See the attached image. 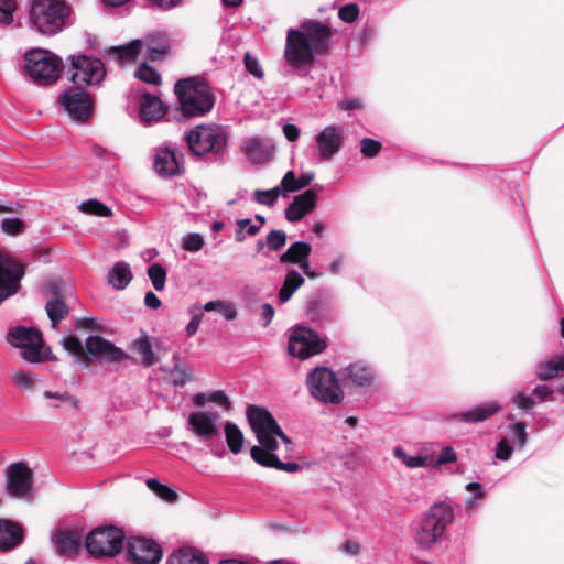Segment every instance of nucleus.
Wrapping results in <instances>:
<instances>
[{"instance_id": "obj_1", "label": "nucleus", "mask_w": 564, "mask_h": 564, "mask_svg": "<svg viewBox=\"0 0 564 564\" xmlns=\"http://www.w3.org/2000/svg\"><path fill=\"white\" fill-rule=\"evenodd\" d=\"M246 414L259 442V445L253 446L250 451L251 458L263 467L288 473L297 471L300 468L297 463H283L276 454L280 448L279 441L284 444L286 451L292 446V442L283 433L272 414L257 405H250Z\"/></svg>"}, {"instance_id": "obj_2", "label": "nucleus", "mask_w": 564, "mask_h": 564, "mask_svg": "<svg viewBox=\"0 0 564 564\" xmlns=\"http://www.w3.org/2000/svg\"><path fill=\"white\" fill-rule=\"evenodd\" d=\"M332 35L330 28L319 21H305L299 29L288 31L284 58L292 68H311L315 55L327 51Z\"/></svg>"}, {"instance_id": "obj_3", "label": "nucleus", "mask_w": 564, "mask_h": 564, "mask_svg": "<svg viewBox=\"0 0 564 564\" xmlns=\"http://www.w3.org/2000/svg\"><path fill=\"white\" fill-rule=\"evenodd\" d=\"M177 96L183 115L199 117L209 112L214 107V96L210 87L198 77L180 79L175 84Z\"/></svg>"}, {"instance_id": "obj_4", "label": "nucleus", "mask_w": 564, "mask_h": 564, "mask_svg": "<svg viewBox=\"0 0 564 564\" xmlns=\"http://www.w3.org/2000/svg\"><path fill=\"white\" fill-rule=\"evenodd\" d=\"M63 62L54 53L33 48L24 55V69L26 76L39 85H52L61 74Z\"/></svg>"}, {"instance_id": "obj_5", "label": "nucleus", "mask_w": 564, "mask_h": 564, "mask_svg": "<svg viewBox=\"0 0 564 564\" xmlns=\"http://www.w3.org/2000/svg\"><path fill=\"white\" fill-rule=\"evenodd\" d=\"M68 7L62 0H34L30 10L32 25L42 34H55L63 30Z\"/></svg>"}, {"instance_id": "obj_6", "label": "nucleus", "mask_w": 564, "mask_h": 564, "mask_svg": "<svg viewBox=\"0 0 564 564\" xmlns=\"http://www.w3.org/2000/svg\"><path fill=\"white\" fill-rule=\"evenodd\" d=\"M7 341L21 350V357L31 364L50 359L51 348L35 327L14 326L7 334Z\"/></svg>"}, {"instance_id": "obj_7", "label": "nucleus", "mask_w": 564, "mask_h": 564, "mask_svg": "<svg viewBox=\"0 0 564 564\" xmlns=\"http://www.w3.org/2000/svg\"><path fill=\"white\" fill-rule=\"evenodd\" d=\"M454 520L453 508L446 502L434 503L423 518L416 533V542L423 549L436 544Z\"/></svg>"}, {"instance_id": "obj_8", "label": "nucleus", "mask_w": 564, "mask_h": 564, "mask_svg": "<svg viewBox=\"0 0 564 564\" xmlns=\"http://www.w3.org/2000/svg\"><path fill=\"white\" fill-rule=\"evenodd\" d=\"M191 151L198 156L208 153L218 154L227 145L226 131L221 126H197L185 135Z\"/></svg>"}, {"instance_id": "obj_9", "label": "nucleus", "mask_w": 564, "mask_h": 564, "mask_svg": "<svg viewBox=\"0 0 564 564\" xmlns=\"http://www.w3.org/2000/svg\"><path fill=\"white\" fill-rule=\"evenodd\" d=\"M311 394L324 403H339L344 393L335 373L325 367L315 368L306 380Z\"/></svg>"}, {"instance_id": "obj_10", "label": "nucleus", "mask_w": 564, "mask_h": 564, "mask_svg": "<svg viewBox=\"0 0 564 564\" xmlns=\"http://www.w3.org/2000/svg\"><path fill=\"white\" fill-rule=\"evenodd\" d=\"M124 533L116 527L97 528L86 538V549L95 557L115 556L123 546Z\"/></svg>"}, {"instance_id": "obj_11", "label": "nucleus", "mask_w": 564, "mask_h": 564, "mask_svg": "<svg viewBox=\"0 0 564 564\" xmlns=\"http://www.w3.org/2000/svg\"><path fill=\"white\" fill-rule=\"evenodd\" d=\"M69 67V79L76 85L100 84L106 75L104 63L99 58H91L85 55L72 56Z\"/></svg>"}, {"instance_id": "obj_12", "label": "nucleus", "mask_w": 564, "mask_h": 564, "mask_svg": "<svg viewBox=\"0 0 564 564\" xmlns=\"http://www.w3.org/2000/svg\"><path fill=\"white\" fill-rule=\"evenodd\" d=\"M325 348V340L307 327L295 328L289 338L290 355L300 359H307L322 352Z\"/></svg>"}, {"instance_id": "obj_13", "label": "nucleus", "mask_w": 564, "mask_h": 564, "mask_svg": "<svg viewBox=\"0 0 564 564\" xmlns=\"http://www.w3.org/2000/svg\"><path fill=\"white\" fill-rule=\"evenodd\" d=\"M220 419L217 411L198 410L188 415L187 430L200 441L210 442L221 435Z\"/></svg>"}, {"instance_id": "obj_14", "label": "nucleus", "mask_w": 564, "mask_h": 564, "mask_svg": "<svg viewBox=\"0 0 564 564\" xmlns=\"http://www.w3.org/2000/svg\"><path fill=\"white\" fill-rule=\"evenodd\" d=\"M6 488L9 496L31 500L33 498V473L23 463L11 464L7 469Z\"/></svg>"}, {"instance_id": "obj_15", "label": "nucleus", "mask_w": 564, "mask_h": 564, "mask_svg": "<svg viewBox=\"0 0 564 564\" xmlns=\"http://www.w3.org/2000/svg\"><path fill=\"white\" fill-rule=\"evenodd\" d=\"M24 273L21 262L7 251L0 250V304L18 292Z\"/></svg>"}, {"instance_id": "obj_16", "label": "nucleus", "mask_w": 564, "mask_h": 564, "mask_svg": "<svg viewBox=\"0 0 564 564\" xmlns=\"http://www.w3.org/2000/svg\"><path fill=\"white\" fill-rule=\"evenodd\" d=\"M59 104L69 118L82 121L90 117L93 112V99L85 91L77 88H68L59 96Z\"/></svg>"}, {"instance_id": "obj_17", "label": "nucleus", "mask_w": 564, "mask_h": 564, "mask_svg": "<svg viewBox=\"0 0 564 564\" xmlns=\"http://www.w3.org/2000/svg\"><path fill=\"white\" fill-rule=\"evenodd\" d=\"M85 348L90 357L106 362H119L127 359L128 354L113 343L101 336H89L85 341Z\"/></svg>"}, {"instance_id": "obj_18", "label": "nucleus", "mask_w": 564, "mask_h": 564, "mask_svg": "<svg viewBox=\"0 0 564 564\" xmlns=\"http://www.w3.org/2000/svg\"><path fill=\"white\" fill-rule=\"evenodd\" d=\"M343 133L338 126H328L317 133L315 141L319 159H332L341 148Z\"/></svg>"}, {"instance_id": "obj_19", "label": "nucleus", "mask_w": 564, "mask_h": 564, "mask_svg": "<svg viewBox=\"0 0 564 564\" xmlns=\"http://www.w3.org/2000/svg\"><path fill=\"white\" fill-rule=\"evenodd\" d=\"M129 554L137 564H158L162 557V550L152 540L135 539L130 544Z\"/></svg>"}, {"instance_id": "obj_20", "label": "nucleus", "mask_w": 564, "mask_h": 564, "mask_svg": "<svg viewBox=\"0 0 564 564\" xmlns=\"http://www.w3.org/2000/svg\"><path fill=\"white\" fill-rule=\"evenodd\" d=\"M316 203L317 194L313 189H307L294 196L292 203L285 209V218L290 223H297L315 209Z\"/></svg>"}, {"instance_id": "obj_21", "label": "nucleus", "mask_w": 564, "mask_h": 564, "mask_svg": "<svg viewBox=\"0 0 564 564\" xmlns=\"http://www.w3.org/2000/svg\"><path fill=\"white\" fill-rule=\"evenodd\" d=\"M154 169L162 177H170L181 172V155L171 147H162L156 150Z\"/></svg>"}, {"instance_id": "obj_22", "label": "nucleus", "mask_w": 564, "mask_h": 564, "mask_svg": "<svg viewBox=\"0 0 564 564\" xmlns=\"http://www.w3.org/2000/svg\"><path fill=\"white\" fill-rule=\"evenodd\" d=\"M501 410L498 401H489L478 404L467 411L459 412L453 415V419L464 423H480L494 416Z\"/></svg>"}, {"instance_id": "obj_23", "label": "nucleus", "mask_w": 564, "mask_h": 564, "mask_svg": "<svg viewBox=\"0 0 564 564\" xmlns=\"http://www.w3.org/2000/svg\"><path fill=\"white\" fill-rule=\"evenodd\" d=\"M165 115V108L160 98L150 94L140 98V118L145 124L159 121Z\"/></svg>"}, {"instance_id": "obj_24", "label": "nucleus", "mask_w": 564, "mask_h": 564, "mask_svg": "<svg viewBox=\"0 0 564 564\" xmlns=\"http://www.w3.org/2000/svg\"><path fill=\"white\" fill-rule=\"evenodd\" d=\"M343 380L351 386H369L373 380V370L362 364L355 362L341 370Z\"/></svg>"}, {"instance_id": "obj_25", "label": "nucleus", "mask_w": 564, "mask_h": 564, "mask_svg": "<svg viewBox=\"0 0 564 564\" xmlns=\"http://www.w3.org/2000/svg\"><path fill=\"white\" fill-rule=\"evenodd\" d=\"M312 247L304 241H296L292 243L289 249L280 256V262L297 264L302 270L310 268L308 257Z\"/></svg>"}, {"instance_id": "obj_26", "label": "nucleus", "mask_w": 564, "mask_h": 564, "mask_svg": "<svg viewBox=\"0 0 564 564\" xmlns=\"http://www.w3.org/2000/svg\"><path fill=\"white\" fill-rule=\"evenodd\" d=\"M23 538V529L11 520H0V550L9 551L19 545Z\"/></svg>"}, {"instance_id": "obj_27", "label": "nucleus", "mask_w": 564, "mask_h": 564, "mask_svg": "<svg viewBox=\"0 0 564 564\" xmlns=\"http://www.w3.org/2000/svg\"><path fill=\"white\" fill-rule=\"evenodd\" d=\"M242 150L246 156L257 163L267 161L271 153V144L258 137H252L243 141Z\"/></svg>"}, {"instance_id": "obj_28", "label": "nucleus", "mask_w": 564, "mask_h": 564, "mask_svg": "<svg viewBox=\"0 0 564 564\" xmlns=\"http://www.w3.org/2000/svg\"><path fill=\"white\" fill-rule=\"evenodd\" d=\"M147 56L152 61L162 59L169 52V39L163 33L149 34L144 39Z\"/></svg>"}, {"instance_id": "obj_29", "label": "nucleus", "mask_w": 564, "mask_h": 564, "mask_svg": "<svg viewBox=\"0 0 564 564\" xmlns=\"http://www.w3.org/2000/svg\"><path fill=\"white\" fill-rule=\"evenodd\" d=\"M133 275L130 264L126 261H118L108 273L107 281L116 290H124L131 282Z\"/></svg>"}, {"instance_id": "obj_30", "label": "nucleus", "mask_w": 564, "mask_h": 564, "mask_svg": "<svg viewBox=\"0 0 564 564\" xmlns=\"http://www.w3.org/2000/svg\"><path fill=\"white\" fill-rule=\"evenodd\" d=\"M313 178V172H305L302 173L299 177H296L294 171H288L281 181L283 196H286L289 193L297 192L302 188H305L311 184Z\"/></svg>"}, {"instance_id": "obj_31", "label": "nucleus", "mask_w": 564, "mask_h": 564, "mask_svg": "<svg viewBox=\"0 0 564 564\" xmlns=\"http://www.w3.org/2000/svg\"><path fill=\"white\" fill-rule=\"evenodd\" d=\"M207 402L218 405L224 411L231 409L230 399L223 390L198 392L193 397V403L196 406H204Z\"/></svg>"}, {"instance_id": "obj_32", "label": "nucleus", "mask_w": 564, "mask_h": 564, "mask_svg": "<svg viewBox=\"0 0 564 564\" xmlns=\"http://www.w3.org/2000/svg\"><path fill=\"white\" fill-rule=\"evenodd\" d=\"M142 48L141 40H133L126 45L113 46L109 54L122 64H131L135 61Z\"/></svg>"}, {"instance_id": "obj_33", "label": "nucleus", "mask_w": 564, "mask_h": 564, "mask_svg": "<svg viewBox=\"0 0 564 564\" xmlns=\"http://www.w3.org/2000/svg\"><path fill=\"white\" fill-rule=\"evenodd\" d=\"M52 540L61 554L75 551L79 544L78 534L67 530L57 531L52 535Z\"/></svg>"}, {"instance_id": "obj_34", "label": "nucleus", "mask_w": 564, "mask_h": 564, "mask_svg": "<svg viewBox=\"0 0 564 564\" xmlns=\"http://www.w3.org/2000/svg\"><path fill=\"white\" fill-rule=\"evenodd\" d=\"M43 397L47 400H53L54 403L50 404L53 409H70L77 411L79 409V400L69 392L59 391H44Z\"/></svg>"}, {"instance_id": "obj_35", "label": "nucleus", "mask_w": 564, "mask_h": 564, "mask_svg": "<svg viewBox=\"0 0 564 564\" xmlns=\"http://www.w3.org/2000/svg\"><path fill=\"white\" fill-rule=\"evenodd\" d=\"M169 564H209L207 557L194 549H181L169 557Z\"/></svg>"}, {"instance_id": "obj_36", "label": "nucleus", "mask_w": 564, "mask_h": 564, "mask_svg": "<svg viewBox=\"0 0 564 564\" xmlns=\"http://www.w3.org/2000/svg\"><path fill=\"white\" fill-rule=\"evenodd\" d=\"M304 278L295 270H290L285 278L283 285L279 292V300L281 303L288 302L293 293L303 285Z\"/></svg>"}, {"instance_id": "obj_37", "label": "nucleus", "mask_w": 564, "mask_h": 564, "mask_svg": "<svg viewBox=\"0 0 564 564\" xmlns=\"http://www.w3.org/2000/svg\"><path fill=\"white\" fill-rule=\"evenodd\" d=\"M224 433L229 451L234 455H238L239 453H241L245 437L241 430L237 426V424L232 422H226L224 426Z\"/></svg>"}, {"instance_id": "obj_38", "label": "nucleus", "mask_w": 564, "mask_h": 564, "mask_svg": "<svg viewBox=\"0 0 564 564\" xmlns=\"http://www.w3.org/2000/svg\"><path fill=\"white\" fill-rule=\"evenodd\" d=\"M393 455L395 458L400 459L408 468H425L430 467L433 463L432 456H411L400 446L393 449Z\"/></svg>"}, {"instance_id": "obj_39", "label": "nucleus", "mask_w": 564, "mask_h": 564, "mask_svg": "<svg viewBox=\"0 0 564 564\" xmlns=\"http://www.w3.org/2000/svg\"><path fill=\"white\" fill-rule=\"evenodd\" d=\"M45 310L53 327L68 314L67 305L58 299L48 301L45 305Z\"/></svg>"}, {"instance_id": "obj_40", "label": "nucleus", "mask_w": 564, "mask_h": 564, "mask_svg": "<svg viewBox=\"0 0 564 564\" xmlns=\"http://www.w3.org/2000/svg\"><path fill=\"white\" fill-rule=\"evenodd\" d=\"M78 209L82 213L95 215V216H99V217H111L112 216V210L108 206H106L104 203H101L95 198L83 202L78 206Z\"/></svg>"}, {"instance_id": "obj_41", "label": "nucleus", "mask_w": 564, "mask_h": 564, "mask_svg": "<svg viewBox=\"0 0 564 564\" xmlns=\"http://www.w3.org/2000/svg\"><path fill=\"white\" fill-rule=\"evenodd\" d=\"M134 349L141 356L143 366L150 367L156 362L155 355L152 350V345L147 336L138 339L134 343Z\"/></svg>"}, {"instance_id": "obj_42", "label": "nucleus", "mask_w": 564, "mask_h": 564, "mask_svg": "<svg viewBox=\"0 0 564 564\" xmlns=\"http://www.w3.org/2000/svg\"><path fill=\"white\" fill-rule=\"evenodd\" d=\"M62 345L65 350L76 357L79 361H87L86 348L77 337L73 335L65 336L62 339Z\"/></svg>"}, {"instance_id": "obj_43", "label": "nucleus", "mask_w": 564, "mask_h": 564, "mask_svg": "<svg viewBox=\"0 0 564 564\" xmlns=\"http://www.w3.org/2000/svg\"><path fill=\"white\" fill-rule=\"evenodd\" d=\"M560 368L555 358H551L535 366V376L540 380H551L558 376Z\"/></svg>"}, {"instance_id": "obj_44", "label": "nucleus", "mask_w": 564, "mask_h": 564, "mask_svg": "<svg viewBox=\"0 0 564 564\" xmlns=\"http://www.w3.org/2000/svg\"><path fill=\"white\" fill-rule=\"evenodd\" d=\"M466 490L470 494V496H468L464 502L467 509H475L486 497V491L484 490L482 485L479 482L467 484Z\"/></svg>"}, {"instance_id": "obj_45", "label": "nucleus", "mask_w": 564, "mask_h": 564, "mask_svg": "<svg viewBox=\"0 0 564 564\" xmlns=\"http://www.w3.org/2000/svg\"><path fill=\"white\" fill-rule=\"evenodd\" d=\"M148 488L153 491L158 497L167 502L176 500L177 495L166 485L161 484L156 478H149L145 481Z\"/></svg>"}, {"instance_id": "obj_46", "label": "nucleus", "mask_w": 564, "mask_h": 564, "mask_svg": "<svg viewBox=\"0 0 564 564\" xmlns=\"http://www.w3.org/2000/svg\"><path fill=\"white\" fill-rule=\"evenodd\" d=\"M280 195H283V188L281 184L268 191H254L253 199L260 205L273 206Z\"/></svg>"}, {"instance_id": "obj_47", "label": "nucleus", "mask_w": 564, "mask_h": 564, "mask_svg": "<svg viewBox=\"0 0 564 564\" xmlns=\"http://www.w3.org/2000/svg\"><path fill=\"white\" fill-rule=\"evenodd\" d=\"M148 275L153 288L162 291L165 288L166 270L160 263H154L148 269Z\"/></svg>"}, {"instance_id": "obj_48", "label": "nucleus", "mask_w": 564, "mask_h": 564, "mask_svg": "<svg viewBox=\"0 0 564 564\" xmlns=\"http://www.w3.org/2000/svg\"><path fill=\"white\" fill-rule=\"evenodd\" d=\"M26 228L25 223L20 218H3L0 223V230L9 236H18Z\"/></svg>"}, {"instance_id": "obj_49", "label": "nucleus", "mask_w": 564, "mask_h": 564, "mask_svg": "<svg viewBox=\"0 0 564 564\" xmlns=\"http://www.w3.org/2000/svg\"><path fill=\"white\" fill-rule=\"evenodd\" d=\"M238 230L236 232V240L241 242L246 239V235L254 236L260 230V225H256L252 219H239L237 220Z\"/></svg>"}, {"instance_id": "obj_50", "label": "nucleus", "mask_w": 564, "mask_h": 564, "mask_svg": "<svg viewBox=\"0 0 564 564\" xmlns=\"http://www.w3.org/2000/svg\"><path fill=\"white\" fill-rule=\"evenodd\" d=\"M188 314L191 315V322L186 325V334L188 337H192L194 336L198 328H199V325L202 323V319L204 317V314L202 312V306L199 304H193L189 308H188Z\"/></svg>"}, {"instance_id": "obj_51", "label": "nucleus", "mask_w": 564, "mask_h": 564, "mask_svg": "<svg viewBox=\"0 0 564 564\" xmlns=\"http://www.w3.org/2000/svg\"><path fill=\"white\" fill-rule=\"evenodd\" d=\"M135 77L144 83L152 85H159L161 83L160 74L153 67L149 66L147 63H142L137 68Z\"/></svg>"}, {"instance_id": "obj_52", "label": "nucleus", "mask_w": 564, "mask_h": 564, "mask_svg": "<svg viewBox=\"0 0 564 564\" xmlns=\"http://www.w3.org/2000/svg\"><path fill=\"white\" fill-rule=\"evenodd\" d=\"M11 381L19 389L26 390V391L33 390L34 384H35V380H34L32 373L23 371V370H15L12 373Z\"/></svg>"}, {"instance_id": "obj_53", "label": "nucleus", "mask_w": 564, "mask_h": 564, "mask_svg": "<svg viewBox=\"0 0 564 564\" xmlns=\"http://www.w3.org/2000/svg\"><path fill=\"white\" fill-rule=\"evenodd\" d=\"M205 239L198 232H189L182 238V248L189 252H197L203 249Z\"/></svg>"}, {"instance_id": "obj_54", "label": "nucleus", "mask_w": 564, "mask_h": 564, "mask_svg": "<svg viewBox=\"0 0 564 564\" xmlns=\"http://www.w3.org/2000/svg\"><path fill=\"white\" fill-rule=\"evenodd\" d=\"M286 243V234L283 230L273 229L267 236V247L270 251H279Z\"/></svg>"}, {"instance_id": "obj_55", "label": "nucleus", "mask_w": 564, "mask_h": 564, "mask_svg": "<svg viewBox=\"0 0 564 564\" xmlns=\"http://www.w3.org/2000/svg\"><path fill=\"white\" fill-rule=\"evenodd\" d=\"M510 432L519 448H523L528 442L527 423L516 422L509 426Z\"/></svg>"}, {"instance_id": "obj_56", "label": "nucleus", "mask_w": 564, "mask_h": 564, "mask_svg": "<svg viewBox=\"0 0 564 564\" xmlns=\"http://www.w3.org/2000/svg\"><path fill=\"white\" fill-rule=\"evenodd\" d=\"M17 10L15 0H0V23L10 24Z\"/></svg>"}, {"instance_id": "obj_57", "label": "nucleus", "mask_w": 564, "mask_h": 564, "mask_svg": "<svg viewBox=\"0 0 564 564\" xmlns=\"http://www.w3.org/2000/svg\"><path fill=\"white\" fill-rule=\"evenodd\" d=\"M513 446L507 437H501L497 443L495 456L499 460H509L513 454Z\"/></svg>"}, {"instance_id": "obj_58", "label": "nucleus", "mask_w": 564, "mask_h": 564, "mask_svg": "<svg viewBox=\"0 0 564 564\" xmlns=\"http://www.w3.org/2000/svg\"><path fill=\"white\" fill-rule=\"evenodd\" d=\"M381 143L370 138H364L360 141V152L366 158H375L381 150Z\"/></svg>"}, {"instance_id": "obj_59", "label": "nucleus", "mask_w": 564, "mask_h": 564, "mask_svg": "<svg viewBox=\"0 0 564 564\" xmlns=\"http://www.w3.org/2000/svg\"><path fill=\"white\" fill-rule=\"evenodd\" d=\"M457 460V454L452 446H445L442 448L441 454L436 459L433 458L432 467H440L442 465L454 463Z\"/></svg>"}, {"instance_id": "obj_60", "label": "nucleus", "mask_w": 564, "mask_h": 564, "mask_svg": "<svg viewBox=\"0 0 564 564\" xmlns=\"http://www.w3.org/2000/svg\"><path fill=\"white\" fill-rule=\"evenodd\" d=\"M246 69L253 75L256 78L261 79L264 76L259 61L253 57L250 53H246L243 57Z\"/></svg>"}, {"instance_id": "obj_61", "label": "nucleus", "mask_w": 564, "mask_h": 564, "mask_svg": "<svg viewBox=\"0 0 564 564\" xmlns=\"http://www.w3.org/2000/svg\"><path fill=\"white\" fill-rule=\"evenodd\" d=\"M511 402L514 406L522 410H530L535 405L532 395H528L522 391L514 393L511 398Z\"/></svg>"}, {"instance_id": "obj_62", "label": "nucleus", "mask_w": 564, "mask_h": 564, "mask_svg": "<svg viewBox=\"0 0 564 564\" xmlns=\"http://www.w3.org/2000/svg\"><path fill=\"white\" fill-rule=\"evenodd\" d=\"M359 15V8L355 3H349L341 7L338 11V17L346 23H352Z\"/></svg>"}, {"instance_id": "obj_63", "label": "nucleus", "mask_w": 564, "mask_h": 564, "mask_svg": "<svg viewBox=\"0 0 564 564\" xmlns=\"http://www.w3.org/2000/svg\"><path fill=\"white\" fill-rule=\"evenodd\" d=\"M338 107L345 111L351 112L352 110L361 109L364 104L359 97H346L338 102Z\"/></svg>"}, {"instance_id": "obj_64", "label": "nucleus", "mask_w": 564, "mask_h": 564, "mask_svg": "<svg viewBox=\"0 0 564 564\" xmlns=\"http://www.w3.org/2000/svg\"><path fill=\"white\" fill-rule=\"evenodd\" d=\"M218 312L228 321L236 319L238 315L235 305L226 301L221 302V306Z\"/></svg>"}]
</instances>
